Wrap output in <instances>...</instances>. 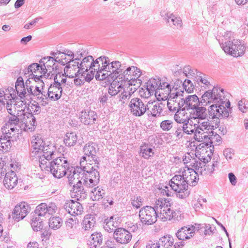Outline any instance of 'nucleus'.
Here are the masks:
<instances>
[{
	"mask_svg": "<svg viewBox=\"0 0 248 248\" xmlns=\"http://www.w3.org/2000/svg\"><path fill=\"white\" fill-rule=\"evenodd\" d=\"M69 169H71V171H72L74 178L76 182H78L79 180H80L81 177L85 173L84 168L81 167L80 166V168L77 167V168H74L71 166Z\"/></svg>",
	"mask_w": 248,
	"mask_h": 248,
	"instance_id": "5fc2aeb1",
	"label": "nucleus"
},
{
	"mask_svg": "<svg viewBox=\"0 0 248 248\" xmlns=\"http://www.w3.org/2000/svg\"><path fill=\"white\" fill-rule=\"evenodd\" d=\"M96 118V113L92 110H83L79 114L80 121L86 125L93 124Z\"/></svg>",
	"mask_w": 248,
	"mask_h": 248,
	"instance_id": "c756f323",
	"label": "nucleus"
},
{
	"mask_svg": "<svg viewBox=\"0 0 248 248\" xmlns=\"http://www.w3.org/2000/svg\"><path fill=\"white\" fill-rule=\"evenodd\" d=\"M108 63V58L106 56H101L95 61L93 60L91 67L92 69H93L94 72H95L101 69L102 66H107Z\"/></svg>",
	"mask_w": 248,
	"mask_h": 248,
	"instance_id": "a19ab883",
	"label": "nucleus"
},
{
	"mask_svg": "<svg viewBox=\"0 0 248 248\" xmlns=\"http://www.w3.org/2000/svg\"><path fill=\"white\" fill-rule=\"evenodd\" d=\"M51 55L55 57V61L61 63L62 65L68 64L71 59L67 58L64 52L57 51L56 52L51 53Z\"/></svg>",
	"mask_w": 248,
	"mask_h": 248,
	"instance_id": "79ce46f5",
	"label": "nucleus"
},
{
	"mask_svg": "<svg viewBox=\"0 0 248 248\" xmlns=\"http://www.w3.org/2000/svg\"><path fill=\"white\" fill-rule=\"evenodd\" d=\"M42 64L39 63H34L30 65L28 68L25 71V75H27L26 77H28V79H33L35 82H38V84L41 87L44 86V83L41 78L45 77V73L43 71Z\"/></svg>",
	"mask_w": 248,
	"mask_h": 248,
	"instance_id": "f8f14e48",
	"label": "nucleus"
},
{
	"mask_svg": "<svg viewBox=\"0 0 248 248\" xmlns=\"http://www.w3.org/2000/svg\"><path fill=\"white\" fill-rule=\"evenodd\" d=\"M76 58L75 59L71 60L68 64L64 68V74L66 75L69 78H74L77 77L80 74L81 71L79 62L80 58L83 56L82 52L78 53V52L76 54Z\"/></svg>",
	"mask_w": 248,
	"mask_h": 248,
	"instance_id": "dca6fc26",
	"label": "nucleus"
},
{
	"mask_svg": "<svg viewBox=\"0 0 248 248\" xmlns=\"http://www.w3.org/2000/svg\"><path fill=\"white\" fill-rule=\"evenodd\" d=\"M154 147L148 144H143L140 147V154L142 157L146 159H149L155 154Z\"/></svg>",
	"mask_w": 248,
	"mask_h": 248,
	"instance_id": "58836bf2",
	"label": "nucleus"
},
{
	"mask_svg": "<svg viewBox=\"0 0 248 248\" xmlns=\"http://www.w3.org/2000/svg\"><path fill=\"white\" fill-rule=\"evenodd\" d=\"M30 207L25 202H21L17 204L13 212V218L17 221L23 219L29 213Z\"/></svg>",
	"mask_w": 248,
	"mask_h": 248,
	"instance_id": "b1692460",
	"label": "nucleus"
},
{
	"mask_svg": "<svg viewBox=\"0 0 248 248\" xmlns=\"http://www.w3.org/2000/svg\"><path fill=\"white\" fill-rule=\"evenodd\" d=\"M16 93L15 89L9 87L7 88H2L0 89V101L5 102L6 108L9 114L13 112L12 106L13 101H16L18 98L16 96Z\"/></svg>",
	"mask_w": 248,
	"mask_h": 248,
	"instance_id": "4468645a",
	"label": "nucleus"
},
{
	"mask_svg": "<svg viewBox=\"0 0 248 248\" xmlns=\"http://www.w3.org/2000/svg\"><path fill=\"white\" fill-rule=\"evenodd\" d=\"M158 86H159V89L158 90V92L160 93H163V92H161L160 91H164L165 92V94L169 95L171 93V90L170 88V85L167 83V82H161V80L159 79V83L158 84Z\"/></svg>",
	"mask_w": 248,
	"mask_h": 248,
	"instance_id": "4d7b16f0",
	"label": "nucleus"
},
{
	"mask_svg": "<svg viewBox=\"0 0 248 248\" xmlns=\"http://www.w3.org/2000/svg\"><path fill=\"white\" fill-rule=\"evenodd\" d=\"M200 144L196 148L195 155L198 157L199 160L202 161L203 163L208 162L209 160H211V157L213 155L212 150L211 147H209L206 143L204 144Z\"/></svg>",
	"mask_w": 248,
	"mask_h": 248,
	"instance_id": "6ab92c4d",
	"label": "nucleus"
},
{
	"mask_svg": "<svg viewBox=\"0 0 248 248\" xmlns=\"http://www.w3.org/2000/svg\"><path fill=\"white\" fill-rule=\"evenodd\" d=\"M219 163V158L218 157H214L212 162L207 164L204 165L203 167V175L211 174L213 172L216 170L218 167Z\"/></svg>",
	"mask_w": 248,
	"mask_h": 248,
	"instance_id": "4c0bfd02",
	"label": "nucleus"
},
{
	"mask_svg": "<svg viewBox=\"0 0 248 248\" xmlns=\"http://www.w3.org/2000/svg\"><path fill=\"white\" fill-rule=\"evenodd\" d=\"M62 88L54 81L48 87L47 95L51 100L57 101L62 96Z\"/></svg>",
	"mask_w": 248,
	"mask_h": 248,
	"instance_id": "cd10ccee",
	"label": "nucleus"
},
{
	"mask_svg": "<svg viewBox=\"0 0 248 248\" xmlns=\"http://www.w3.org/2000/svg\"><path fill=\"white\" fill-rule=\"evenodd\" d=\"M117 222L114 221L113 217H111L109 219H106L105 220L104 228L108 232H111L115 231L117 227Z\"/></svg>",
	"mask_w": 248,
	"mask_h": 248,
	"instance_id": "8fccbe9b",
	"label": "nucleus"
},
{
	"mask_svg": "<svg viewBox=\"0 0 248 248\" xmlns=\"http://www.w3.org/2000/svg\"><path fill=\"white\" fill-rule=\"evenodd\" d=\"M31 226L34 231H40L43 227V222L39 221L37 217L33 218L31 222Z\"/></svg>",
	"mask_w": 248,
	"mask_h": 248,
	"instance_id": "052dcab7",
	"label": "nucleus"
},
{
	"mask_svg": "<svg viewBox=\"0 0 248 248\" xmlns=\"http://www.w3.org/2000/svg\"><path fill=\"white\" fill-rule=\"evenodd\" d=\"M34 80L28 79L24 84L23 78L19 77L17 78L16 83L15 87L17 94L20 98V100L22 104L25 105L27 103V96L28 95H33L38 96V98L44 99L43 96V93L40 89V87L37 85H34Z\"/></svg>",
	"mask_w": 248,
	"mask_h": 248,
	"instance_id": "39448f33",
	"label": "nucleus"
},
{
	"mask_svg": "<svg viewBox=\"0 0 248 248\" xmlns=\"http://www.w3.org/2000/svg\"><path fill=\"white\" fill-rule=\"evenodd\" d=\"M230 106L228 99L225 102L211 105L208 109L209 115L212 119L227 118L229 115L228 108Z\"/></svg>",
	"mask_w": 248,
	"mask_h": 248,
	"instance_id": "9b49d317",
	"label": "nucleus"
},
{
	"mask_svg": "<svg viewBox=\"0 0 248 248\" xmlns=\"http://www.w3.org/2000/svg\"><path fill=\"white\" fill-rule=\"evenodd\" d=\"M33 147L32 153L38 155L39 161L43 158L51 160L56 156V149L52 144H46L40 135L34 136L31 142Z\"/></svg>",
	"mask_w": 248,
	"mask_h": 248,
	"instance_id": "423d86ee",
	"label": "nucleus"
},
{
	"mask_svg": "<svg viewBox=\"0 0 248 248\" xmlns=\"http://www.w3.org/2000/svg\"><path fill=\"white\" fill-rule=\"evenodd\" d=\"M105 194V190L101 187L97 186L91 191L90 196L93 201H99L103 198Z\"/></svg>",
	"mask_w": 248,
	"mask_h": 248,
	"instance_id": "a18cd8bd",
	"label": "nucleus"
},
{
	"mask_svg": "<svg viewBox=\"0 0 248 248\" xmlns=\"http://www.w3.org/2000/svg\"><path fill=\"white\" fill-rule=\"evenodd\" d=\"M195 227L192 225L188 227H183L179 229L177 233L176 236L179 240H184L190 238L193 235Z\"/></svg>",
	"mask_w": 248,
	"mask_h": 248,
	"instance_id": "473e14b6",
	"label": "nucleus"
},
{
	"mask_svg": "<svg viewBox=\"0 0 248 248\" xmlns=\"http://www.w3.org/2000/svg\"><path fill=\"white\" fill-rule=\"evenodd\" d=\"M48 224L50 228L57 230L62 226V220L59 217H53L49 218Z\"/></svg>",
	"mask_w": 248,
	"mask_h": 248,
	"instance_id": "864d4df0",
	"label": "nucleus"
},
{
	"mask_svg": "<svg viewBox=\"0 0 248 248\" xmlns=\"http://www.w3.org/2000/svg\"><path fill=\"white\" fill-rule=\"evenodd\" d=\"M218 41L221 48L230 55L234 57L243 56L246 51V46L240 40L234 38L233 33L230 31L225 32L218 37Z\"/></svg>",
	"mask_w": 248,
	"mask_h": 248,
	"instance_id": "7ed1b4c3",
	"label": "nucleus"
},
{
	"mask_svg": "<svg viewBox=\"0 0 248 248\" xmlns=\"http://www.w3.org/2000/svg\"><path fill=\"white\" fill-rule=\"evenodd\" d=\"M201 101H200L198 97L196 95H188L185 97V93L184 96L182 97L183 107L182 110H192L196 107L200 105Z\"/></svg>",
	"mask_w": 248,
	"mask_h": 248,
	"instance_id": "5701e85b",
	"label": "nucleus"
},
{
	"mask_svg": "<svg viewBox=\"0 0 248 248\" xmlns=\"http://www.w3.org/2000/svg\"><path fill=\"white\" fill-rule=\"evenodd\" d=\"M19 117L20 123L24 130L32 131L34 129L36 119L32 113L22 112Z\"/></svg>",
	"mask_w": 248,
	"mask_h": 248,
	"instance_id": "412c9836",
	"label": "nucleus"
},
{
	"mask_svg": "<svg viewBox=\"0 0 248 248\" xmlns=\"http://www.w3.org/2000/svg\"><path fill=\"white\" fill-rule=\"evenodd\" d=\"M66 76L67 75L65 76L63 74L59 73L58 74H56L54 78V81L59 84L62 88L65 85L70 86L72 82L67 80Z\"/></svg>",
	"mask_w": 248,
	"mask_h": 248,
	"instance_id": "3c124183",
	"label": "nucleus"
},
{
	"mask_svg": "<svg viewBox=\"0 0 248 248\" xmlns=\"http://www.w3.org/2000/svg\"><path fill=\"white\" fill-rule=\"evenodd\" d=\"M96 223L95 217L92 215H87L84 217L82 223V228L84 231L92 230Z\"/></svg>",
	"mask_w": 248,
	"mask_h": 248,
	"instance_id": "e433bc0d",
	"label": "nucleus"
},
{
	"mask_svg": "<svg viewBox=\"0 0 248 248\" xmlns=\"http://www.w3.org/2000/svg\"><path fill=\"white\" fill-rule=\"evenodd\" d=\"M143 200L140 197H134L132 200L131 204L137 208L140 207L142 205Z\"/></svg>",
	"mask_w": 248,
	"mask_h": 248,
	"instance_id": "338daca9",
	"label": "nucleus"
},
{
	"mask_svg": "<svg viewBox=\"0 0 248 248\" xmlns=\"http://www.w3.org/2000/svg\"><path fill=\"white\" fill-rule=\"evenodd\" d=\"M78 140V136L73 132L67 133L64 138V143L66 146L71 147L75 145Z\"/></svg>",
	"mask_w": 248,
	"mask_h": 248,
	"instance_id": "49530a36",
	"label": "nucleus"
},
{
	"mask_svg": "<svg viewBox=\"0 0 248 248\" xmlns=\"http://www.w3.org/2000/svg\"><path fill=\"white\" fill-rule=\"evenodd\" d=\"M11 137V133L9 132V130H8V132L6 131H5V135L0 137V151L4 153L10 149L11 142L10 139Z\"/></svg>",
	"mask_w": 248,
	"mask_h": 248,
	"instance_id": "f704fd0d",
	"label": "nucleus"
},
{
	"mask_svg": "<svg viewBox=\"0 0 248 248\" xmlns=\"http://www.w3.org/2000/svg\"><path fill=\"white\" fill-rule=\"evenodd\" d=\"M139 94L141 98L145 100L149 98L151 95L154 94L147 86L145 88H142L139 90Z\"/></svg>",
	"mask_w": 248,
	"mask_h": 248,
	"instance_id": "bf43d9fd",
	"label": "nucleus"
},
{
	"mask_svg": "<svg viewBox=\"0 0 248 248\" xmlns=\"http://www.w3.org/2000/svg\"><path fill=\"white\" fill-rule=\"evenodd\" d=\"M166 19L168 23H170L171 21L173 25L176 26L177 29L181 28L182 26L181 18L180 17L176 16L173 14H167L166 15Z\"/></svg>",
	"mask_w": 248,
	"mask_h": 248,
	"instance_id": "de8ad7c7",
	"label": "nucleus"
},
{
	"mask_svg": "<svg viewBox=\"0 0 248 248\" xmlns=\"http://www.w3.org/2000/svg\"><path fill=\"white\" fill-rule=\"evenodd\" d=\"M47 204L46 203H41L36 208L35 212L38 216L44 217L47 214Z\"/></svg>",
	"mask_w": 248,
	"mask_h": 248,
	"instance_id": "13d9d810",
	"label": "nucleus"
},
{
	"mask_svg": "<svg viewBox=\"0 0 248 248\" xmlns=\"http://www.w3.org/2000/svg\"><path fill=\"white\" fill-rule=\"evenodd\" d=\"M13 112L10 114L11 116L9 117L8 121L5 124L6 128L8 129V130H11L12 132L17 129V126L20 121V117L18 118L15 115L16 110L15 106L13 108Z\"/></svg>",
	"mask_w": 248,
	"mask_h": 248,
	"instance_id": "72a5a7b5",
	"label": "nucleus"
},
{
	"mask_svg": "<svg viewBox=\"0 0 248 248\" xmlns=\"http://www.w3.org/2000/svg\"><path fill=\"white\" fill-rule=\"evenodd\" d=\"M64 209L73 216L80 215L83 211L82 205L79 202L73 200H71L65 203Z\"/></svg>",
	"mask_w": 248,
	"mask_h": 248,
	"instance_id": "a878e982",
	"label": "nucleus"
},
{
	"mask_svg": "<svg viewBox=\"0 0 248 248\" xmlns=\"http://www.w3.org/2000/svg\"><path fill=\"white\" fill-rule=\"evenodd\" d=\"M98 150L97 145L94 142H90L86 143L83 148L84 155L82 156L80 161V166L83 163V166L86 163H90L92 164L99 166V162L97 160L96 153Z\"/></svg>",
	"mask_w": 248,
	"mask_h": 248,
	"instance_id": "9d476101",
	"label": "nucleus"
},
{
	"mask_svg": "<svg viewBox=\"0 0 248 248\" xmlns=\"http://www.w3.org/2000/svg\"><path fill=\"white\" fill-rule=\"evenodd\" d=\"M102 235L100 232L93 233L89 240V245L91 248H96L102 243Z\"/></svg>",
	"mask_w": 248,
	"mask_h": 248,
	"instance_id": "ea45409f",
	"label": "nucleus"
},
{
	"mask_svg": "<svg viewBox=\"0 0 248 248\" xmlns=\"http://www.w3.org/2000/svg\"><path fill=\"white\" fill-rule=\"evenodd\" d=\"M43 158L40 161L39 166L41 170L50 172L57 178H61L67 174L71 165L64 156L57 157L53 161Z\"/></svg>",
	"mask_w": 248,
	"mask_h": 248,
	"instance_id": "20e7f679",
	"label": "nucleus"
},
{
	"mask_svg": "<svg viewBox=\"0 0 248 248\" xmlns=\"http://www.w3.org/2000/svg\"><path fill=\"white\" fill-rule=\"evenodd\" d=\"M173 239L172 237L170 235H166L161 237L159 239V241L161 245L164 248H169L173 244Z\"/></svg>",
	"mask_w": 248,
	"mask_h": 248,
	"instance_id": "6e6d98bb",
	"label": "nucleus"
},
{
	"mask_svg": "<svg viewBox=\"0 0 248 248\" xmlns=\"http://www.w3.org/2000/svg\"><path fill=\"white\" fill-rule=\"evenodd\" d=\"M139 217L141 221L147 225L155 223L157 217L162 221L172 219L180 221L183 218L181 211L172 209L170 201L166 198L157 200L154 207L146 206L141 208Z\"/></svg>",
	"mask_w": 248,
	"mask_h": 248,
	"instance_id": "f257e3e1",
	"label": "nucleus"
},
{
	"mask_svg": "<svg viewBox=\"0 0 248 248\" xmlns=\"http://www.w3.org/2000/svg\"><path fill=\"white\" fill-rule=\"evenodd\" d=\"M58 208L55 203L51 202L47 204V214L52 215L57 211Z\"/></svg>",
	"mask_w": 248,
	"mask_h": 248,
	"instance_id": "69168bd1",
	"label": "nucleus"
},
{
	"mask_svg": "<svg viewBox=\"0 0 248 248\" xmlns=\"http://www.w3.org/2000/svg\"><path fill=\"white\" fill-rule=\"evenodd\" d=\"M173 122L170 120H165L162 121L160 123L161 129L165 131L170 130L173 127Z\"/></svg>",
	"mask_w": 248,
	"mask_h": 248,
	"instance_id": "680f3d73",
	"label": "nucleus"
},
{
	"mask_svg": "<svg viewBox=\"0 0 248 248\" xmlns=\"http://www.w3.org/2000/svg\"><path fill=\"white\" fill-rule=\"evenodd\" d=\"M169 186L180 199H185L190 194L188 186L180 174L175 175L172 178L169 182Z\"/></svg>",
	"mask_w": 248,
	"mask_h": 248,
	"instance_id": "1a4fd4ad",
	"label": "nucleus"
},
{
	"mask_svg": "<svg viewBox=\"0 0 248 248\" xmlns=\"http://www.w3.org/2000/svg\"><path fill=\"white\" fill-rule=\"evenodd\" d=\"M81 163V167L84 168V174L82 175L80 180H79L76 185H74V193L77 199L84 198L85 191L84 186L92 188L97 186L100 181L99 172L98 171L99 166L92 164L90 163H86L83 166Z\"/></svg>",
	"mask_w": 248,
	"mask_h": 248,
	"instance_id": "f03ea898",
	"label": "nucleus"
},
{
	"mask_svg": "<svg viewBox=\"0 0 248 248\" xmlns=\"http://www.w3.org/2000/svg\"><path fill=\"white\" fill-rule=\"evenodd\" d=\"M141 74V72L140 69L132 66L124 69L121 74L120 80L124 82V84L127 82L129 85H135V82L140 77Z\"/></svg>",
	"mask_w": 248,
	"mask_h": 248,
	"instance_id": "2eb2a0df",
	"label": "nucleus"
},
{
	"mask_svg": "<svg viewBox=\"0 0 248 248\" xmlns=\"http://www.w3.org/2000/svg\"><path fill=\"white\" fill-rule=\"evenodd\" d=\"M114 237L117 242L124 244L129 242L131 239L132 235L126 230L120 228L115 231Z\"/></svg>",
	"mask_w": 248,
	"mask_h": 248,
	"instance_id": "bb28decb",
	"label": "nucleus"
},
{
	"mask_svg": "<svg viewBox=\"0 0 248 248\" xmlns=\"http://www.w3.org/2000/svg\"><path fill=\"white\" fill-rule=\"evenodd\" d=\"M148 110L151 115L154 117H159L164 108L165 104L162 102H150L148 101Z\"/></svg>",
	"mask_w": 248,
	"mask_h": 248,
	"instance_id": "7c9ffc66",
	"label": "nucleus"
},
{
	"mask_svg": "<svg viewBox=\"0 0 248 248\" xmlns=\"http://www.w3.org/2000/svg\"><path fill=\"white\" fill-rule=\"evenodd\" d=\"M159 83V79L151 78H150L146 83V86L153 92L156 95L158 93V90L159 86L158 84Z\"/></svg>",
	"mask_w": 248,
	"mask_h": 248,
	"instance_id": "603ef678",
	"label": "nucleus"
},
{
	"mask_svg": "<svg viewBox=\"0 0 248 248\" xmlns=\"http://www.w3.org/2000/svg\"><path fill=\"white\" fill-rule=\"evenodd\" d=\"M148 102L142 98L134 97L131 99L128 107L131 113L136 117L143 115L148 110Z\"/></svg>",
	"mask_w": 248,
	"mask_h": 248,
	"instance_id": "ddd939ff",
	"label": "nucleus"
},
{
	"mask_svg": "<svg viewBox=\"0 0 248 248\" xmlns=\"http://www.w3.org/2000/svg\"><path fill=\"white\" fill-rule=\"evenodd\" d=\"M54 62H55L54 57H45L39 61L44 69L46 78H48L50 74L53 71Z\"/></svg>",
	"mask_w": 248,
	"mask_h": 248,
	"instance_id": "c85d7f7f",
	"label": "nucleus"
},
{
	"mask_svg": "<svg viewBox=\"0 0 248 248\" xmlns=\"http://www.w3.org/2000/svg\"><path fill=\"white\" fill-rule=\"evenodd\" d=\"M96 72L95 78L96 79L102 80L107 79L109 80L111 79L109 70L108 69V66H102L101 69Z\"/></svg>",
	"mask_w": 248,
	"mask_h": 248,
	"instance_id": "37998d69",
	"label": "nucleus"
},
{
	"mask_svg": "<svg viewBox=\"0 0 248 248\" xmlns=\"http://www.w3.org/2000/svg\"><path fill=\"white\" fill-rule=\"evenodd\" d=\"M184 111L181 109L176 112L174 119L177 123L184 124L186 122H190V116H186Z\"/></svg>",
	"mask_w": 248,
	"mask_h": 248,
	"instance_id": "09e8293b",
	"label": "nucleus"
},
{
	"mask_svg": "<svg viewBox=\"0 0 248 248\" xmlns=\"http://www.w3.org/2000/svg\"><path fill=\"white\" fill-rule=\"evenodd\" d=\"M108 69L109 70L111 79L118 78L120 80L121 74L125 68V66L122 65L120 62L114 61L110 62L108 59V63L107 64Z\"/></svg>",
	"mask_w": 248,
	"mask_h": 248,
	"instance_id": "4be33fe9",
	"label": "nucleus"
},
{
	"mask_svg": "<svg viewBox=\"0 0 248 248\" xmlns=\"http://www.w3.org/2000/svg\"><path fill=\"white\" fill-rule=\"evenodd\" d=\"M182 127L185 133L188 135L194 134L195 140L199 142L203 136L202 135L203 134V133H204L203 131H205V129H203V130L201 129V130H199L200 132H199L198 131V127H196L194 124H192L188 122L184 123Z\"/></svg>",
	"mask_w": 248,
	"mask_h": 248,
	"instance_id": "393cba45",
	"label": "nucleus"
},
{
	"mask_svg": "<svg viewBox=\"0 0 248 248\" xmlns=\"http://www.w3.org/2000/svg\"><path fill=\"white\" fill-rule=\"evenodd\" d=\"M214 125L211 124L209 128L205 129V131H203V137L199 142H203L202 144L206 143L207 145H210V147L214 149V145H217L221 142V137L217 133L214 132Z\"/></svg>",
	"mask_w": 248,
	"mask_h": 248,
	"instance_id": "f3484780",
	"label": "nucleus"
},
{
	"mask_svg": "<svg viewBox=\"0 0 248 248\" xmlns=\"http://www.w3.org/2000/svg\"><path fill=\"white\" fill-rule=\"evenodd\" d=\"M18 178L15 171H10L5 174L3 180L4 186L8 189H12L17 184Z\"/></svg>",
	"mask_w": 248,
	"mask_h": 248,
	"instance_id": "2f4dec72",
	"label": "nucleus"
},
{
	"mask_svg": "<svg viewBox=\"0 0 248 248\" xmlns=\"http://www.w3.org/2000/svg\"><path fill=\"white\" fill-rule=\"evenodd\" d=\"M206 200L202 197H199L197 201H193V207L196 209H198L201 208L203 203L206 202Z\"/></svg>",
	"mask_w": 248,
	"mask_h": 248,
	"instance_id": "774afa93",
	"label": "nucleus"
},
{
	"mask_svg": "<svg viewBox=\"0 0 248 248\" xmlns=\"http://www.w3.org/2000/svg\"><path fill=\"white\" fill-rule=\"evenodd\" d=\"M180 173L188 186H195L199 179L197 172L194 169L187 167L184 168Z\"/></svg>",
	"mask_w": 248,
	"mask_h": 248,
	"instance_id": "aec40b11",
	"label": "nucleus"
},
{
	"mask_svg": "<svg viewBox=\"0 0 248 248\" xmlns=\"http://www.w3.org/2000/svg\"><path fill=\"white\" fill-rule=\"evenodd\" d=\"M228 99L223 89L214 87L212 90L205 92L202 95L201 103L203 106L216 104L221 102H225Z\"/></svg>",
	"mask_w": 248,
	"mask_h": 248,
	"instance_id": "6e6552de",
	"label": "nucleus"
},
{
	"mask_svg": "<svg viewBox=\"0 0 248 248\" xmlns=\"http://www.w3.org/2000/svg\"><path fill=\"white\" fill-rule=\"evenodd\" d=\"M183 87L185 91L188 93H191L194 89V86L191 80L185 79L183 83Z\"/></svg>",
	"mask_w": 248,
	"mask_h": 248,
	"instance_id": "e2e57ef3",
	"label": "nucleus"
},
{
	"mask_svg": "<svg viewBox=\"0 0 248 248\" xmlns=\"http://www.w3.org/2000/svg\"><path fill=\"white\" fill-rule=\"evenodd\" d=\"M123 90H124V89ZM121 92L122 93L119 95V101L123 103H124L126 101L130 98L131 94L130 92H125L124 91H122Z\"/></svg>",
	"mask_w": 248,
	"mask_h": 248,
	"instance_id": "0e129e2a",
	"label": "nucleus"
},
{
	"mask_svg": "<svg viewBox=\"0 0 248 248\" xmlns=\"http://www.w3.org/2000/svg\"><path fill=\"white\" fill-rule=\"evenodd\" d=\"M190 123L194 124L196 127H198V131L199 129L209 128L212 124L209 120L207 119V109L204 107H196L189 112Z\"/></svg>",
	"mask_w": 248,
	"mask_h": 248,
	"instance_id": "0eeeda50",
	"label": "nucleus"
},
{
	"mask_svg": "<svg viewBox=\"0 0 248 248\" xmlns=\"http://www.w3.org/2000/svg\"><path fill=\"white\" fill-rule=\"evenodd\" d=\"M93 58L92 56H88L83 59L82 61L80 62L79 66L82 73V75L85 72H87L91 69V65L93 61Z\"/></svg>",
	"mask_w": 248,
	"mask_h": 248,
	"instance_id": "c03bdc74",
	"label": "nucleus"
},
{
	"mask_svg": "<svg viewBox=\"0 0 248 248\" xmlns=\"http://www.w3.org/2000/svg\"><path fill=\"white\" fill-rule=\"evenodd\" d=\"M184 92L181 90L171 93L167 102V106L170 111H178L181 109L182 110V97L184 96Z\"/></svg>",
	"mask_w": 248,
	"mask_h": 248,
	"instance_id": "a211bd4d",
	"label": "nucleus"
},
{
	"mask_svg": "<svg viewBox=\"0 0 248 248\" xmlns=\"http://www.w3.org/2000/svg\"><path fill=\"white\" fill-rule=\"evenodd\" d=\"M123 81L114 80L108 87V93L111 96H115L124 90V84Z\"/></svg>",
	"mask_w": 248,
	"mask_h": 248,
	"instance_id": "c9c22d12",
	"label": "nucleus"
}]
</instances>
